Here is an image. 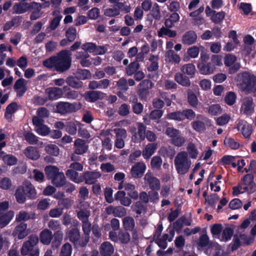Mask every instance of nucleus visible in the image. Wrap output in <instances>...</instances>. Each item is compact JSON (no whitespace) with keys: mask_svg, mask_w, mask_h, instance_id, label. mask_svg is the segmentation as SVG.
<instances>
[{"mask_svg":"<svg viewBox=\"0 0 256 256\" xmlns=\"http://www.w3.org/2000/svg\"><path fill=\"white\" fill-rule=\"evenodd\" d=\"M72 53L67 50H62L56 56H53L43 62V65L49 68H54L59 72L68 70L72 64Z\"/></svg>","mask_w":256,"mask_h":256,"instance_id":"nucleus-1","label":"nucleus"},{"mask_svg":"<svg viewBox=\"0 0 256 256\" xmlns=\"http://www.w3.org/2000/svg\"><path fill=\"white\" fill-rule=\"evenodd\" d=\"M15 196L18 203L24 204L26 201V197L30 200L35 199L36 198V192L30 182L26 181L16 188Z\"/></svg>","mask_w":256,"mask_h":256,"instance_id":"nucleus-2","label":"nucleus"},{"mask_svg":"<svg viewBox=\"0 0 256 256\" xmlns=\"http://www.w3.org/2000/svg\"><path fill=\"white\" fill-rule=\"evenodd\" d=\"M174 166L178 174L183 175L186 174L189 170L192 164L190 160L188 158L186 152H180L175 158Z\"/></svg>","mask_w":256,"mask_h":256,"instance_id":"nucleus-3","label":"nucleus"},{"mask_svg":"<svg viewBox=\"0 0 256 256\" xmlns=\"http://www.w3.org/2000/svg\"><path fill=\"white\" fill-rule=\"evenodd\" d=\"M256 85V77L245 72L242 76L241 86L248 93H251Z\"/></svg>","mask_w":256,"mask_h":256,"instance_id":"nucleus-4","label":"nucleus"},{"mask_svg":"<svg viewBox=\"0 0 256 256\" xmlns=\"http://www.w3.org/2000/svg\"><path fill=\"white\" fill-rule=\"evenodd\" d=\"M32 123L35 126L34 130L38 134L46 136L50 132V128L44 124V120L37 116H34L32 119Z\"/></svg>","mask_w":256,"mask_h":256,"instance_id":"nucleus-5","label":"nucleus"},{"mask_svg":"<svg viewBox=\"0 0 256 256\" xmlns=\"http://www.w3.org/2000/svg\"><path fill=\"white\" fill-rule=\"evenodd\" d=\"M68 236L69 240L72 242L76 248L79 247L84 248L81 244L82 237L80 238V232L77 228H72L68 232Z\"/></svg>","mask_w":256,"mask_h":256,"instance_id":"nucleus-6","label":"nucleus"},{"mask_svg":"<svg viewBox=\"0 0 256 256\" xmlns=\"http://www.w3.org/2000/svg\"><path fill=\"white\" fill-rule=\"evenodd\" d=\"M40 240L39 237L35 234H30L28 237V240L24 242L20 250V252L22 256H26L30 248H35L34 246L38 244Z\"/></svg>","mask_w":256,"mask_h":256,"instance_id":"nucleus-7","label":"nucleus"},{"mask_svg":"<svg viewBox=\"0 0 256 256\" xmlns=\"http://www.w3.org/2000/svg\"><path fill=\"white\" fill-rule=\"evenodd\" d=\"M144 183L148 185L152 190H159L160 188V182L151 172H148L144 176Z\"/></svg>","mask_w":256,"mask_h":256,"instance_id":"nucleus-8","label":"nucleus"},{"mask_svg":"<svg viewBox=\"0 0 256 256\" xmlns=\"http://www.w3.org/2000/svg\"><path fill=\"white\" fill-rule=\"evenodd\" d=\"M105 211L108 215H113L115 217L122 218L126 214V209L122 206L110 205L106 208Z\"/></svg>","mask_w":256,"mask_h":256,"instance_id":"nucleus-9","label":"nucleus"},{"mask_svg":"<svg viewBox=\"0 0 256 256\" xmlns=\"http://www.w3.org/2000/svg\"><path fill=\"white\" fill-rule=\"evenodd\" d=\"M100 176L101 174L99 172L87 171L82 175V182H84L87 184H94Z\"/></svg>","mask_w":256,"mask_h":256,"instance_id":"nucleus-10","label":"nucleus"},{"mask_svg":"<svg viewBox=\"0 0 256 256\" xmlns=\"http://www.w3.org/2000/svg\"><path fill=\"white\" fill-rule=\"evenodd\" d=\"M56 110L58 113L65 114L74 112L77 110L76 104H71L68 102H60L56 106Z\"/></svg>","mask_w":256,"mask_h":256,"instance_id":"nucleus-11","label":"nucleus"},{"mask_svg":"<svg viewBox=\"0 0 256 256\" xmlns=\"http://www.w3.org/2000/svg\"><path fill=\"white\" fill-rule=\"evenodd\" d=\"M34 2H16L13 6L12 9L14 10L13 13L16 14H22L32 10V5H36Z\"/></svg>","mask_w":256,"mask_h":256,"instance_id":"nucleus-12","label":"nucleus"},{"mask_svg":"<svg viewBox=\"0 0 256 256\" xmlns=\"http://www.w3.org/2000/svg\"><path fill=\"white\" fill-rule=\"evenodd\" d=\"M28 234L27 224L20 222L17 225L12 232V236L18 240H22Z\"/></svg>","mask_w":256,"mask_h":256,"instance_id":"nucleus-13","label":"nucleus"},{"mask_svg":"<svg viewBox=\"0 0 256 256\" xmlns=\"http://www.w3.org/2000/svg\"><path fill=\"white\" fill-rule=\"evenodd\" d=\"M146 170V166L143 162H137L132 167L130 170L132 176L139 178L142 176Z\"/></svg>","mask_w":256,"mask_h":256,"instance_id":"nucleus-14","label":"nucleus"},{"mask_svg":"<svg viewBox=\"0 0 256 256\" xmlns=\"http://www.w3.org/2000/svg\"><path fill=\"white\" fill-rule=\"evenodd\" d=\"M114 132L116 137L114 146L116 148L121 149L124 146V138L126 136V131L124 128H115Z\"/></svg>","mask_w":256,"mask_h":256,"instance_id":"nucleus-15","label":"nucleus"},{"mask_svg":"<svg viewBox=\"0 0 256 256\" xmlns=\"http://www.w3.org/2000/svg\"><path fill=\"white\" fill-rule=\"evenodd\" d=\"M197 67L200 73L204 75L210 74L216 69L214 64L211 62H198Z\"/></svg>","mask_w":256,"mask_h":256,"instance_id":"nucleus-16","label":"nucleus"},{"mask_svg":"<svg viewBox=\"0 0 256 256\" xmlns=\"http://www.w3.org/2000/svg\"><path fill=\"white\" fill-rule=\"evenodd\" d=\"M82 229L84 234L82 236L81 244L82 246H86L90 240V234L92 228L91 223L89 222H84L82 224Z\"/></svg>","mask_w":256,"mask_h":256,"instance_id":"nucleus-17","label":"nucleus"},{"mask_svg":"<svg viewBox=\"0 0 256 256\" xmlns=\"http://www.w3.org/2000/svg\"><path fill=\"white\" fill-rule=\"evenodd\" d=\"M197 38L196 32L192 30H190L186 32L182 36V42L184 44L190 46L194 44Z\"/></svg>","mask_w":256,"mask_h":256,"instance_id":"nucleus-18","label":"nucleus"},{"mask_svg":"<svg viewBox=\"0 0 256 256\" xmlns=\"http://www.w3.org/2000/svg\"><path fill=\"white\" fill-rule=\"evenodd\" d=\"M53 236L54 234L50 230L44 228L40 234V241L44 245L48 246L51 243Z\"/></svg>","mask_w":256,"mask_h":256,"instance_id":"nucleus-19","label":"nucleus"},{"mask_svg":"<svg viewBox=\"0 0 256 256\" xmlns=\"http://www.w3.org/2000/svg\"><path fill=\"white\" fill-rule=\"evenodd\" d=\"M99 250L101 256H112L114 253V248L110 242L106 241L101 244Z\"/></svg>","mask_w":256,"mask_h":256,"instance_id":"nucleus-20","label":"nucleus"},{"mask_svg":"<svg viewBox=\"0 0 256 256\" xmlns=\"http://www.w3.org/2000/svg\"><path fill=\"white\" fill-rule=\"evenodd\" d=\"M75 146L74 154H83L88 150V146L86 144V141L82 139L78 138L74 142Z\"/></svg>","mask_w":256,"mask_h":256,"instance_id":"nucleus-21","label":"nucleus"},{"mask_svg":"<svg viewBox=\"0 0 256 256\" xmlns=\"http://www.w3.org/2000/svg\"><path fill=\"white\" fill-rule=\"evenodd\" d=\"M254 106L252 98V97L246 98L242 106L244 114L246 115H251L254 112Z\"/></svg>","mask_w":256,"mask_h":256,"instance_id":"nucleus-22","label":"nucleus"},{"mask_svg":"<svg viewBox=\"0 0 256 256\" xmlns=\"http://www.w3.org/2000/svg\"><path fill=\"white\" fill-rule=\"evenodd\" d=\"M202 120L204 122L197 120L191 123L192 128L196 132H204L206 130V124L204 122L208 124L210 122V120L206 117H202Z\"/></svg>","mask_w":256,"mask_h":256,"instance_id":"nucleus-23","label":"nucleus"},{"mask_svg":"<svg viewBox=\"0 0 256 256\" xmlns=\"http://www.w3.org/2000/svg\"><path fill=\"white\" fill-rule=\"evenodd\" d=\"M174 78L179 84L183 86L188 87L190 86L191 82L190 80V78L182 72H176L174 75Z\"/></svg>","mask_w":256,"mask_h":256,"instance_id":"nucleus-24","label":"nucleus"},{"mask_svg":"<svg viewBox=\"0 0 256 256\" xmlns=\"http://www.w3.org/2000/svg\"><path fill=\"white\" fill-rule=\"evenodd\" d=\"M103 92L100 91L90 90L86 92L84 94V98L86 101L90 102H94L102 98Z\"/></svg>","mask_w":256,"mask_h":256,"instance_id":"nucleus-25","label":"nucleus"},{"mask_svg":"<svg viewBox=\"0 0 256 256\" xmlns=\"http://www.w3.org/2000/svg\"><path fill=\"white\" fill-rule=\"evenodd\" d=\"M24 154L28 158L32 160H37L40 157L38 148L32 146L27 147L24 151Z\"/></svg>","mask_w":256,"mask_h":256,"instance_id":"nucleus-26","label":"nucleus"},{"mask_svg":"<svg viewBox=\"0 0 256 256\" xmlns=\"http://www.w3.org/2000/svg\"><path fill=\"white\" fill-rule=\"evenodd\" d=\"M238 128L246 138H249L252 134V126L246 122H239L238 124Z\"/></svg>","mask_w":256,"mask_h":256,"instance_id":"nucleus-27","label":"nucleus"},{"mask_svg":"<svg viewBox=\"0 0 256 256\" xmlns=\"http://www.w3.org/2000/svg\"><path fill=\"white\" fill-rule=\"evenodd\" d=\"M14 216V212L12 210L5 213H0V228H3L7 226Z\"/></svg>","mask_w":256,"mask_h":256,"instance_id":"nucleus-28","label":"nucleus"},{"mask_svg":"<svg viewBox=\"0 0 256 256\" xmlns=\"http://www.w3.org/2000/svg\"><path fill=\"white\" fill-rule=\"evenodd\" d=\"M157 148V144L150 143L148 144L143 150L142 154L144 158L149 159L151 156L155 152Z\"/></svg>","mask_w":256,"mask_h":256,"instance_id":"nucleus-29","label":"nucleus"},{"mask_svg":"<svg viewBox=\"0 0 256 256\" xmlns=\"http://www.w3.org/2000/svg\"><path fill=\"white\" fill-rule=\"evenodd\" d=\"M181 72L185 74H187L190 78H193L196 75V67L195 66L189 63L183 65L180 68Z\"/></svg>","mask_w":256,"mask_h":256,"instance_id":"nucleus-30","label":"nucleus"},{"mask_svg":"<svg viewBox=\"0 0 256 256\" xmlns=\"http://www.w3.org/2000/svg\"><path fill=\"white\" fill-rule=\"evenodd\" d=\"M52 184L57 188H60L66 184V178L62 172H59L51 180Z\"/></svg>","mask_w":256,"mask_h":256,"instance_id":"nucleus-31","label":"nucleus"},{"mask_svg":"<svg viewBox=\"0 0 256 256\" xmlns=\"http://www.w3.org/2000/svg\"><path fill=\"white\" fill-rule=\"evenodd\" d=\"M64 90L58 88H53L48 90V93L50 100H56L61 97L63 98Z\"/></svg>","mask_w":256,"mask_h":256,"instance_id":"nucleus-32","label":"nucleus"},{"mask_svg":"<svg viewBox=\"0 0 256 256\" xmlns=\"http://www.w3.org/2000/svg\"><path fill=\"white\" fill-rule=\"evenodd\" d=\"M63 98L69 100H76L80 96V92L78 91L72 90L68 86H64Z\"/></svg>","mask_w":256,"mask_h":256,"instance_id":"nucleus-33","label":"nucleus"},{"mask_svg":"<svg viewBox=\"0 0 256 256\" xmlns=\"http://www.w3.org/2000/svg\"><path fill=\"white\" fill-rule=\"evenodd\" d=\"M254 179V176L252 174H246L243 178L244 184L250 186V193H254L256 190V184Z\"/></svg>","mask_w":256,"mask_h":256,"instance_id":"nucleus-34","label":"nucleus"},{"mask_svg":"<svg viewBox=\"0 0 256 256\" xmlns=\"http://www.w3.org/2000/svg\"><path fill=\"white\" fill-rule=\"evenodd\" d=\"M68 84L74 88H80L83 86V82L78 76H70L66 80Z\"/></svg>","mask_w":256,"mask_h":256,"instance_id":"nucleus-35","label":"nucleus"},{"mask_svg":"<svg viewBox=\"0 0 256 256\" xmlns=\"http://www.w3.org/2000/svg\"><path fill=\"white\" fill-rule=\"evenodd\" d=\"M66 174L72 182L79 184L82 182V175L79 176L78 173L72 169H68Z\"/></svg>","mask_w":256,"mask_h":256,"instance_id":"nucleus-36","label":"nucleus"},{"mask_svg":"<svg viewBox=\"0 0 256 256\" xmlns=\"http://www.w3.org/2000/svg\"><path fill=\"white\" fill-rule=\"evenodd\" d=\"M63 240V234L60 232H54L52 240V248L54 250H57L60 246Z\"/></svg>","mask_w":256,"mask_h":256,"instance_id":"nucleus-37","label":"nucleus"},{"mask_svg":"<svg viewBox=\"0 0 256 256\" xmlns=\"http://www.w3.org/2000/svg\"><path fill=\"white\" fill-rule=\"evenodd\" d=\"M166 60L170 63L178 64L180 62V58L173 50H170L166 54Z\"/></svg>","mask_w":256,"mask_h":256,"instance_id":"nucleus-38","label":"nucleus"},{"mask_svg":"<svg viewBox=\"0 0 256 256\" xmlns=\"http://www.w3.org/2000/svg\"><path fill=\"white\" fill-rule=\"evenodd\" d=\"M36 5H32L33 8L32 10H34L30 15V19L31 20H35L42 16V13L40 10L42 8V5L40 3L35 2Z\"/></svg>","mask_w":256,"mask_h":256,"instance_id":"nucleus-39","label":"nucleus"},{"mask_svg":"<svg viewBox=\"0 0 256 256\" xmlns=\"http://www.w3.org/2000/svg\"><path fill=\"white\" fill-rule=\"evenodd\" d=\"M44 171L48 179L51 180L60 172L59 168L54 166H46Z\"/></svg>","mask_w":256,"mask_h":256,"instance_id":"nucleus-40","label":"nucleus"},{"mask_svg":"<svg viewBox=\"0 0 256 256\" xmlns=\"http://www.w3.org/2000/svg\"><path fill=\"white\" fill-rule=\"evenodd\" d=\"M187 94V99L188 104L194 108H197L198 104V100L196 94L191 90H188Z\"/></svg>","mask_w":256,"mask_h":256,"instance_id":"nucleus-41","label":"nucleus"},{"mask_svg":"<svg viewBox=\"0 0 256 256\" xmlns=\"http://www.w3.org/2000/svg\"><path fill=\"white\" fill-rule=\"evenodd\" d=\"M170 28H166L162 27L158 31V37H162L164 35L170 38H175L177 34L176 30H171Z\"/></svg>","mask_w":256,"mask_h":256,"instance_id":"nucleus-42","label":"nucleus"},{"mask_svg":"<svg viewBox=\"0 0 256 256\" xmlns=\"http://www.w3.org/2000/svg\"><path fill=\"white\" fill-rule=\"evenodd\" d=\"M18 104L16 102H12L6 108L4 113V117L6 119L10 118L12 114L14 113L18 110Z\"/></svg>","mask_w":256,"mask_h":256,"instance_id":"nucleus-43","label":"nucleus"},{"mask_svg":"<svg viewBox=\"0 0 256 256\" xmlns=\"http://www.w3.org/2000/svg\"><path fill=\"white\" fill-rule=\"evenodd\" d=\"M186 150L188 155V154L190 158L196 159L198 157V151L193 142H190L188 144Z\"/></svg>","mask_w":256,"mask_h":256,"instance_id":"nucleus-44","label":"nucleus"},{"mask_svg":"<svg viewBox=\"0 0 256 256\" xmlns=\"http://www.w3.org/2000/svg\"><path fill=\"white\" fill-rule=\"evenodd\" d=\"M166 118L168 119L178 122L184 120L182 110H176L174 112H169L167 114Z\"/></svg>","mask_w":256,"mask_h":256,"instance_id":"nucleus-45","label":"nucleus"},{"mask_svg":"<svg viewBox=\"0 0 256 256\" xmlns=\"http://www.w3.org/2000/svg\"><path fill=\"white\" fill-rule=\"evenodd\" d=\"M124 228L126 230H132L135 226V222L131 216L124 217L122 220Z\"/></svg>","mask_w":256,"mask_h":256,"instance_id":"nucleus-46","label":"nucleus"},{"mask_svg":"<svg viewBox=\"0 0 256 256\" xmlns=\"http://www.w3.org/2000/svg\"><path fill=\"white\" fill-rule=\"evenodd\" d=\"M158 56L152 54L150 56L149 60L151 62L150 65L148 67L149 72L156 71L158 68Z\"/></svg>","mask_w":256,"mask_h":256,"instance_id":"nucleus-47","label":"nucleus"},{"mask_svg":"<svg viewBox=\"0 0 256 256\" xmlns=\"http://www.w3.org/2000/svg\"><path fill=\"white\" fill-rule=\"evenodd\" d=\"M226 16V12L224 11L217 12L212 14L210 20L215 24H218L222 22Z\"/></svg>","mask_w":256,"mask_h":256,"instance_id":"nucleus-48","label":"nucleus"},{"mask_svg":"<svg viewBox=\"0 0 256 256\" xmlns=\"http://www.w3.org/2000/svg\"><path fill=\"white\" fill-rule=\"evenodd\" d=\"M224 144L225 146L229 147L232 150H238L240 148V144L236 142L232 138H226L224 141Z\"/></svg>","mask_w":256,"mask_h":256,"instance_id":"nucleus-49","label":"nucleus"},{"mask_svg":"<svg viewBox=\"0 0 256 256\" xmlns=\"http://www.w3.org/2000/svg\"><path fill=\"white\" fill-rule=\"evenodd\" d=\"M48 228L54 230V232H60L63 234L62 230V227L59 221L54 220H51L48 223Z\"/></svg>","mask_w":256,"mask_h":256,"instance_id":"nucleus-50","label":"nucleus"},{"mask_svg":"<svg viewBox=\"0 0 256 256\" xmlns=\"http://www.w3.org/2000/svg\"><path fill=\"white\" fill-rule=\"evenodd\" d=\"M24 136L25 140L30 144H36L38 142L37 136L30 132H25Z\"/></svg>","mask_w":256,"mask_h":256,"instance_id":"nucleus-51","label":"nucleus"},{"mask_svg":"<svg viewBox=\"0 0 256 256\" xmlns=\"http://www.w3.org/2000/svg\"><path fill=\"white\" fill-rule=\"evenodd\" d=\"M140 64L137 61H134L130 64L126 68V72L128 75L134 74L139 68Z\"/></svg>","mask_w":256,"mask_h":256,"instance_id":"nucleus-52","label":"nucleus"},{"mask_svg":"<svg viewBox=\"0 0 256 256\" xmlns=\"http://www.w3.org/2000/svg\"><path fill=\"white\" fill-rule=\"evenodd\" d=\"M210 242L209 237L206 234L201 235L196 242V245L200 248H204L208 246Z\"/></svg>","mask_w":256,"mask_h":256,"instance_id":"nucleus-53","label":"nucleus"},{"mask_svg":"<svg viewBox=\"0 0 256 256\" xmlns=\"http://www.w3.org/2000/svg\"><path fill=\"white\" fill-rule=\"evenodd\" d=\"M234 234V230L230 227L226 228L222 232V240L228 242L231 239Z\"/></svg>","mask_w":256,"mask_h":256,"instance_id":"nucleus-54","label":"nucleus"},{"mask_svg":"<svg viewBox=\"0 0 256 256\" xmlns=\"http://www.w3.org/2000/svg\"><path fill=\"white\" fill-rule=\"evenodd\" d=\"M72 246L69 242L65 243L61 248L60 256H71Z\"/></svg>","mask_w":256,"mask_h":256,"instance_id":"nucleus-55","label":"nucleus"},{"mask_svg":"<svg viewBox=\"0 0 256 256\" xmlns=\"http://www.w3.org/2000/svg\"><path fill=\"white\" fill-rule=\"evenodd\" d=\"M118 238L120 242L123 244H126L130 240V234L126 231L120 230L118 232Z\"/></svg>","mask_w":256,"mask_h":256,"instance_id":"nucleus-56","label":"nucleus"},{"mask_svg":"<svg viewBox=\"0 0 256 256\" xmlns=\"http://www.w3.org/2000/svg\"><path fill=\"white\" fill-rule=\"evenodd\" d=\"M45 150L47 154L54 156L59 154V148L55 144H48L46 146Z\"/></svg>","mask_w":256,"mask_h":256,"instance_id":"nucleus-57","label":"nucleus"},{"mask_svg":"<svg viewBox=\"0 0 256 256\" xmlns=\"http://www.w3.org/2000/svg\"><path fill=\"white\" fill-rule=\"evenodd\" d=\"M236 94L234 92H229L224 97V102L227 104L232 106L236 102Z\"/></svg>","mask_w":256,"mask_h":256,"instance_id":"nucleus-58","label":"nucleus"},{"mask_svg":"<svg viewBox=\"0 0 256 256\" xmlns=\"http://www.w3.org/2000/svg\"><path fill=\"white\" fill-rule=\"evenodd\" d=\"M66 130L72 135L76 134L77 132L76 124L73 122H66Z\"/></svg>","mask_w":256,"mask_h":256,"instance_id":"nucleus-59","label":"nucleus"},{"mask_svg":"<svg viewBox=\"0 0 256 256\" xmlns=\"http://www.w3.org/2000/svg\"><path fill=\"white\" fill-rule=\"evenodd\" d=\"M186 142L185 138L180 135L178 134L176 137L171 139L170 143L177 147L182 146Z\"/></svg>","mask_w":256,"mask_h":256,"instance_id":"nucleus-60","label":"nucleus"},{"mask_svg":"<svg viewBox=\"0 0 256 256\" xmlns=\"http://www.w3.org/2000/svg\"><path fill=\"white\" fill-rule=\"evenodd\" d=\"M77 76L80 78V80H86L90 78L91 77V74L90 72L86 69H78Z\"/></svg>","mask_w":256,"mask_h":256,"instance_id":"nucleus-61","label":"nucleus"},{"mask_svg":"<svg viewBox=\"0 0 256 256\" xmlns=\"http://www.w3.org/2000/svg\"><path fill=\"white\" fill-rule=\"evenodd\" d=\"M118 89L122 92H126L128 88L127 80L122 78L116 82Z\"/></svg>","mask_w":256,"mask_h":256,"instance_id":"nucleus-62","label":"nucleus"},{"mask_svg":"<svg viewBox=\"0 0 256 256\" xmlns=\"http://www.w3.org/2000/svg\"><path fill=\"white\" fill-rule=\"evenodd\" d=\"M146 126L142 123H140L138 126V134L140 142L144 140L146 136Z\"/></svg>","mask_w":256,"mask_h":256,"instance_id":"nucleus-63","label":"nucleus"},{"mask_svg":"<svg viewBox=\"0 0 256 256\" xmlns=\"http://www.w3.org/2000/svg\"><path fill=\"white\" fill-rule=\"evenodd\" d=\"M76 28L71 26L66 31V36L70 42H73L76 38Z\"/></svg>","mask_w":256,"mask_h":256,"instance_id":"nucleus-64","label":"nucleus"}]
</instances>
